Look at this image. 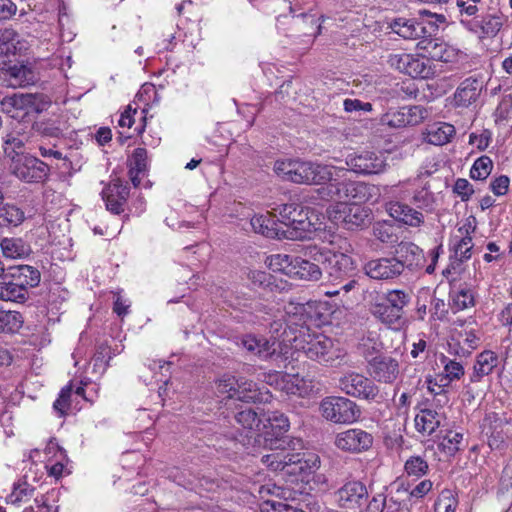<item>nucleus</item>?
<instances>
[{"label":"nucleus","mask_w":512,"mask_h":512,"mask_svg":"<svg viewBox=\"0 0 512 512\" xmlns=\"http://www.w3.org/2000/svg\"><path fill=\"white\" fill-rule=\"evenodd\" d=\"M335 495L340 506L352 508L361 505V501L367 498L368 491L363 483L350 481L343 485Z\"/></svg>","instance_id":"obj_23"},{"label":"nucleus","mask_w":512,"mask_h":512,"mask_svg":"<svg viewBox=\"0 0 512 512\" xmlns=\"http://www.w3.org/2000/svg\"><path fill=\"white\" fill-rule=\"evenodd\" d=\"M263 430L266 434H271L278 438L280 435L288 431L290 422L287 416L279 411L268 412L263 415Z\"/></svg>","instance_id":"obj_34"},{"label":"nucleus","mask_w":512,"mask_h":512,"mask_svg":"<svg viewBox=\"0 0 512 512\" xmlns=\"http://www.w3.org/2000/svg\"><path fill=\"white\" fill-rule=\"evenodd\" d=\"M18 34L10 28L0 30V54H15L17 50Z\"/></svg>","instance_id":"obj_50"},{"label":"nucleus","mask_w":512,"mask_h":512,"mask_svg":"<svg viewBox=\"0 0 512 512\" xmlns=\"http://www.w3.org/2000/svg\"><path fill=\"white\" fill-rule=\"evenodd\" d=\"M419 19L398 18L390 27L392 31L404 39H420L423 36H433L438 31L439 23L445 22L444 15L432 13L423 9L419 11Z\"/></svg>","instance_id":"obj_4"},{"label":"nucleus","mask_w":512,"mask_h":512,"mask_svg":"<svg viewBox=\"0 0 512 512\" xmlns=\"http://www.w3.org/2000/svg\"><path fill=\"white\" fill-rule=\"evenodd\" d=\"M239 348L246 349L248 352H276L275 342L270 343L269 340L262 336L246 334L240 337L237 342Z\"/></svg>","instance_id":"obj_38"},{"label":"nucleus","mask_w":512,"mask_h":512,"mask_svg":"<svg viewBox=\"0 0 512 512\" xmlns=\"http://www.w3.org/2000/svg\"><path fill=\"white\" fill-rule=\"evenodd\" d=\"M280 389L287 395L301 398L310 397L318 392L316 382L309 377H300L298 374H284L279 382Z\"/></svg>","instance_id":"obj_18"},{"label":"nucleus","mask_w":512,"mask_h":512,"mask_svg":"<svg viewBox=\"0 0 512 512\" xmlns=\"http://www.w3.org/2000/svg\"><path fill=\"white\" fill-rule=\"evenodd\" d=\"M29 343L36 350L44 349L51 343L50 333L46 329L39 330L30 336Z\"/></svg>","instance_id":"obj_63"},{"label":"nucleus","mask_w":512,"mask_h":512,"mask_svg":"<svg viewBox=\"0 0 512 512\" xmlns=\"http://www.w3.org/2000/svg\"><path fill=\"white\" fill-rule=\"evenodd\" d=\"M398 261L403 265V269L422 268L425 263V255L423 250L412 242H401L396 249Z\"/></svg>","instance_id":"obj_25"},{"label":"nucleus","mask_w":512,"mask_h":512,"mask_svg":"<svg viewBox=\"0 0 512 512\" xmlns=\"http://www.w3.org/2000/svg\"><path fill=\"white\" fill-rule=\"evenodd\" d=\"M482 83L473 77L463 80L454 93V102L458 107H468L474 103L480 95Z\"/></svg>","instance_id":"obj_26"},{"label":"nucleus","mask_w":512,"mask_h":512,"mask_svg":"<svg viewBox=\"0 0 512 512\" xmlns=\"http://www.w3.org/2000/svg\"><path fill=\"white\" fill-rule=\"evenodd\" d=\"M388 63L391 67L412 78L429 79L435 75L433 62L427 57L394 53L389 55Z\"/></svg>","instance_id":"obj_8"},{"label":"nucleus","mask_w":512,"mask_h":512,"mask_svg":"<svg viewBox=\"0 0 512 512\" xmlns=\"http://www.w3.org/2000/svg\"><path fill=\"white\" fill-rule=\"evenodd\" d=\"M370 312L380 322L393 329H400L405 323L403 315L382 297H378L371 303Z\"/></svg>","instance_id":"obj_21"},{"label":"nucleus","mask_w":512,"mask_h":512,"mask_svg":"<svg viewBox=\"0 0 512 512\" xmlns=\"http://www.w3.org/2000/svg\"><path fill=\"white\" fill-rule=\"evenodd\" d=\"M292 456V452L282 448L279 451L264 455L262 462L273 471L289 470L291 469V461H289V458H292Z\"/></svg>","instance_id":"obj_42"},{"label":"nucleus","mask_w":512,"mask_h":512,"mask_svg":"<svg viewBox=\"0 0 512 512\" xmlns=\"http://www.w3.org/2000/svg\"><path fill=\"white\" fill-rule=\"evenodd\" d=\"M9 276L19 287H21V290L27 298L29 297V289L38 286L41 279L39 270L30 265H19L13 267Z\"/></svg>","instance_id":"obj_24"},{"label":"nucleus","mask_w":512,"mask_h":512,"mask_svg":"<svg viewBox=\"0 0 512 512\" xmlns=\"http://www.w3.org/2000/svg\"><path fill=\"white\" fill-rule=\"evenodd\" d=\"M458 500L451 490L445 489L441 492L435 502V512H455Z\"/></svg>","instance_id":"obj_57"},{"label":"nucleus","mask_w":512,"mask_h":512,"mask_svg":"<svg viewBox=\"0 0 512 512\" xmlns=\"http://www.w3.org/2000/svg\"><path fill=\"white\" fill-rule=\"evenodd\" d=\"M367 370L374 380L392 383L399 374V363L389 354H375L368 360Z\"/></svg>","instance_id":"obj_15"},{"label":"nucleus","mask_w":512,"mask_h":512,"mask_svg":"<svg viewBox=\"0 0 512 512\" xmlns=\"http://www.w3.org/2000/svg\"><path fill=\"white\" fill-rule=\"evenodd\" d=\"M386 209L392 218L404 225L418 228L424 223L423 213L406 203L390 201L386 204Z\"/></svg>","instance_id":"obj_20"},{"label":"nucleus","mask_w":512,"mask_h":512,"mask_svg":"<svg viewBox=\"0 0 512 512\" xmlns=\"http://www.w3.org/2000/svg\"><path fill=\"white\" fill-rule=\"evenodd\" d=\"M304 255L315 262L326 265V268L329 267L331 269L330 274L335 273L336 277L347 275L355 269L353 259L345 253L309 246L306 248Z\"/></svg>","instance_id":"obj_9"},{"label":"nucleus","mask_w":512,"mask_h":512,"mask_svg":"<svg viewBox=\"0 0 512 512\" xmlns=\"http://www.w3.org/2000/svg\"><path fill=\"white\" fill-rule=\"evenodd\" d=\"M28 298L11 278L6 276L0 281V300L5 302L24 303Z\"/></svg>","instance_id":"obj_41"},{"label":"nucleus","mask_w":512,"mask_h":512,"mask_svg":"<svg viewBox=\"0 0 512 512\" xmlns=\"http://www.w3.org/2000/svg\"><path fill=\"white\" fill-rule=\"evenodd\" d=\"M502 358L499 354H478L476 364L474 365L475 374L483 377L492 372L497 367Z\"/></svg>","instance_id":"obj_47"},{"label":"nucleus","mask_w":512,"mask_h":512,"mask_svg":"<svg viewBox=\"0 0 512 512\" xmlns=\"http://www.w3.org/2000/svg\"><path fill=\"white\" fill-rule=\"evenodd\" d=\"M2 111L10 118L23 121L30 115L26 94L15 93L4 97L1 101Z\"/></svg>","instance_id":"obj_28"},{"label":"nucleus","mask_w":512,"mask_h":512,"mask_svg":"<svg viewBox=\"0 0 512 512\" xmlns=\"http://www.w3.org/2000/svg\"><path fill=\"white\" fill-rule=\"evenodd\" d=\"M9 75L15 86H25L33 83L34 75L30 68L24 65H14L9 68Z\"/></svg>","instance_id":"obj_52"},{"label":"nucleus","mask_w":512,"mask_h":512,"mask_svg":"<svg viewBox=\"0 0 512 512\" xmlns=\"http://www.w3.org/2000/svg\"><path fill=\"white\" fill-rule=\"evenodd\" d=\"M427 384L429 391L434 394L433 405L438 409L437 411H441L449 403V397L446 392L447 387H437L431 379H427Z\"/></svg>","instance_id":"obj_60"},{"label":"nucleus","mask_w":512,"mask_h":512,"mask_svg":"<svg viewBox=\"0 0 512 512\" xmlns=\"http://www.w3.org/2000/svg\"><path fill=\"white\" fill-rule=\"evenodd\" d=\"M444 413L433 408H424L415 416L416 430L424 436H430L440 426Z\"/></svg>","instance_id":"obj_27"},{"label":"nucleus","mask_w":512,"mask_h":512,"mask_svg":"<svg viewBox=\"0 0 512 512\" xmlns=\"http://www.w3.org/2000/svg\"><path fill=\"white\" fill-rule=\"evenodd\" d=\"M380 506H382L380 512H410L407 502L399 500L394 496L389 498H385L382 495L373 497L368 505V509L370 512H378Z\"/></svg>","instance_id":"obj_36"},{"label":"nucleus","mask_w":512,"mask_h":512,"mask_svg":"<svg viewBox=\"0 0 512 512\" xmlns=\"http://www.w3.org/2000/svg\"><path fill=\"white\" fill-rule=\"evenodd\" d=\"M26 97L30 114H40L46 111L52 103L50 97L45 94L26 93Z\"/></svg>","instance_id":"obj_55"},{"label":"nucleus","mask_w":512,"mask_h":512,"mask_svg":"<svg viewBox=\"0 0 512 512\" xmlns=\"http://www.w3.org/2000/svg\"><path fill=\"white\" fill-rule=\"evenodd\" d=\"M466 235L462 236L454 244L455 257L460 261H467L472 256V249L474 247L472 237L469 235V229H465Z\"/></svg>","instance_id":"obj_49"},{"label":"nucleus","mask_w":512,"mask_h":512,"mask_svg":"<svg viewBox=\"0 0 512 512\" xmlns=\"http://www.w3.org/2000/svg\"><path fill=\"white\" fill-rule=\"evenodd\" d=\"M279 221L292 229V237L305 239L320 229L318 216L297 203L283 204L278 209Z\"/></svg>","instance_id":"obj_3"},{"label":"nucleus","mask_w":512,"mask_h":512,"mask_svg":"<svg viewBox=\"0 0 512 512\" xmlns=\"http://www.w3.org/2000/svg\"><path fill=\"white\" fill-rule=\"evenodd\" d=\"M503 25L502 17L498 15H486L480 22L482 33L487 36H495Z\"/></svg>","instance_id":"obj_59"},{"label":"nucleus","mask_w":512,"mask_h":512,"mask_svg":"<svg viewBox=\"0 0 512 512\" xmlns=\"http://www.w3.org/2000/svg\"><path fill=\"white\" fill-rule=\"evenodd\" d=\"M291 461V469L287 470L288 474H308L315 471L320 464L319 457L313 453H293Z\"/></svg>","instance_id":"obj_32"},{"label":"nucleus","mask_w":512,"mask_h":512,"mask_svg":"<svg viewBox=\"0 0 512 512\" xmlns=\"http://www.w3.org/2000/svg\"><path fill=\"white\" fill-rule=\"evenodd\" d=\"M456 133L455 127L446 122H436L426 129L425 139L428 143L442 146L451 141Z\"/></svg>","instance_id":"obj_31"},{"label":"nucleus","mask_w":512,"mask_h":512,"mask_svg":"<svg viewBox=\"0 0 512 512\" xmlns=\"http://www.w3.org/2000/svg\"><path fill=\"white\" fill-rule=\"evenodd\" d=\"M453 191L456 193L462 201H468L474 194V189L471 183L464 178H458L453 186Z\"/></svg>","instance_id":"obj_62"},{"label":"nucleus","mask_w":512,"mask_h":512,"mask_svg":"<svg viewBox=\"0 0 512 512\" xmlns=\"http://www.w3.org/2000/svg\"><path fill=\"white\" fill-rule=\"evenodd\" d=\"M331 178L327 185L316 190L317 196L323 200L335 199L338 202L360 203L367 201L371 196L369 186L360 181L347 178L348 170L332 166Z\"/></svg>","instance_id":"obj_1"},{"label":"nucleus","mask_w":512,"mask_h":512,"mask_svg":"<svg viewBox=\"0 0 512 512\" xmlns=\"http://www.w3.org/2000/svg\"><path fill=\"white\" fill-rule=\"evenodd\" d=\"M382 298L403 315V308L409 302V295L402 290L388 291Z\"/></svg>","instance_id":"obj_58"},{"label":"nucleus","mask_w":512,"mask_h":512,"mask_svg":"<svg viewBox=\"0 0 512 512\" xmlns=\"http://www.w3.org/2000/svg\"><path fill=\"white\" fill-rule=\"evenodd\" d=\"M365 274L375 280H390L403 273V265L396 257H382L368 261Z\"/></svg>","instance_id":"obj_16"},{"label":"nucleus","mask_w":512,"mask_h":512,"mask_svg":"<svg viewBox=\"0 0 512 512\" xmlns=\"http://www.w3.org/2000/svg\"><path fill=\"white\" fill-rule=\"evenodd\" d=\"M24 220V211L15 204L6 203L0 208V224L17 227Z\"/></svg>","instance_id":"obj_44"},{"label":"nucleus","mask_w":512,"mask_h":512,"mask_svg":"<svg viewBox=\"0 0 512 512\" xmlns=\"http://www.w3.org/2000/svg\"><path fill=\"white\" fill-rule=\"evenodd\" d=\"M463 434L450 431L439 444V448L447 455L453 456L461 449Z\"/></svg>","instance_id":"obj_53"},{"label":"nucleus","mask_w":512,"mask_h":512,"mask_svg":"<svg viewBox=\"0 0 512 512\" xmlns=\"http://www.w3.org/2000/svg\"><path fill=\"white\" fill-rule=\"evenodd\" d=\"M128 196L129 188L120 179L112 180L102 191L107 210L114 214L124 211Z\"/></svg>","instance_id":"obj_19"},{"label":"nucleus","mask_w":512,"mask_h":512,"mask_svg":"<svg viewBox=\"0 0 512 512\" xmlns=\"http://www.w3.org/2000/svg\"><path fill=\"white\" fill-rule=\"evenodd\" d=\"M321 415L328 421L339 424H352L361 417L359 406L346 397L331 396L320 403Z\"/></svg>","instance_id":"obj_6"},{"label":"nucleus","mask_w":512,"mask_h":512,"mask_svg":"<svg viewBox=\"0 0 512 512\" xmlns=\"http://www.w3.org/2000/svg\"><path fill=\"white\" fill-rule=\"evenodd\" d=\"M346 164L351 171L365 175L381 173L386 167L384 155L373 151L349 154Z\"/></svg>","instance_id":"obj_13"},{"label":"nucleus","mask_w":512,"mask_h":512,"mask_svg":"<svg viewBox=\"0 0 512 512\" xmlns=\"http://www.w3.org/2000/svg\"><path fill=\"white\" fill-rule=\"evenodd\" d=\"M295 257L287 254H274L267 258V264L273 272H279L290 277Z\"/></svg>","instance_id":"obj_45"},{"label":"nucleus","mask_w":512,"mask_h":512,"mask_svg":"<svg viewBox=\"0 0 512 512\" xmlns=\"http://www.w3.org/2000/svg\"><path fill=\"white\" fill-rule=\"evenodd\" d=\"M452 308L457 311L474 306L475 298L473 291L469 288H461L452 294Z\"/></svg>","instance_id":"obj_51"},{"label":"nucleus","mask_w":512,"mask_h":512,"mask_svg":"<svg viewBox=\"0 0 512 512\" xmlns=\"http://www.w3.org/2000/svg\"><path fill=\"white\" fill-rule=\"evenodd\" d=\"M493 162L488 156H481L473 163L470 169V177L473 180H485L491 174Z\"/></svg>","instance_id":"obj_48"},{"label":"nucleus","mask_w":512,"mask_h":512,"mask_svg":"<svg viewBox=\"0 0 512 512\" xmlns=\"http://www.w3.org/2000/svg\"><path fill=\"white\" fill-rule=\"evenodd\" d=\"M340 389L347 395L371 401H379L378 386L372 380L358 373H350L340 379Z\"/></svg>","instance_id":"obj_11"},{"label":"nucleus","mask_w":512,"mask_h":512,"mask_svg":"<svg viewBox=\"0 0 512 512\" xmlns=\"http://www.w3.org/2000/svg\"><path fill=\"white\" fill-rule=\"evenodd\" d=\"M512 439V423L506 418L493 416L488 445L491 449H502Z\"/></svg>","instance_id":"obj_22"},{"label":"nucleus","mask_w":512,"mask_h":512,"mask_svg":"<svg viewBox=\"0 0 512 512\" xmlns=\"http://www.w3.org/2000/svg\"><path fill=\"white\" fill-rule=\"evenodd\" d=\"M234 419L243 429L261 431L263 417L249 406H241V408L235 413Z\"/></svg>","instance_id":"obj_40"},{"label":"nucleus","mask_w":512,"mask_h":512,"mask_svg":"<svg viewBox=\"0 0 512 512\" xmlns=\"http://www.w3.org/2000/svg\"><path fill=\"white\" fill-rule=\"evenodd\" d=\"M250 224L255 233L267 238H279L281 236L274 217L268 212L266 214L254 215L251 218Z\"/></svg>","instance_id":"obj_35"},{"label":"nucleus","mask_w":512,"mask_h":512,"mask_svg":"<svg viewBox=\"0 0 512 512\" xmlns=\"http://www.w3.org/2000/svg\"><path fill=\"white\" fill-rule=\"evenodd\" d=\"M249 493L258 499L263 500L266 504L274 506V502L269 500L268 496L280 497L282 495V488L272 483L270 480L261 484L259 482H253L248 487Z\"/></svg>","instance_id":"obj_43"},{"label":"nucleus","mask_w":512,"mask_h":512,"mask_svg":"<svg viewBox=\"0 0 512 512\" xmlns=\"http://www.w3.org/2000/svg\"><path fill=\"white\" fill-rule=\"evenodd\" d=\"M12 173L25 183H43L50 175V167L39 158L27 154L14 160Z\"/></svg>","instance_id":"obj_10"},{"label":"nucleus","mask_w":512,"mask_h":512,"mask_svg":"<svg viewBox=\"0 0 512 512\" xmlns=\"http://www.w3.org/2000/svg\"><path fill=\"white\" fill-rule=\"evenodd\" d=\"M441 362L444 364V370L430 378L437 387H448L452 381L460 379L464 375V368L460 363L452 360L447 361L445 357L442 358Z\"/></svg>","instance_id":"obj_33"},{"label":"nucleus","mask_w":512,"mask_h":512,"mask_svg":"<svg viewBox=\"0 0 512 512\" xmlns=\"http://www.w3.org/2000/svg\"><path fill=\"white\" fill-rule=\"evenodd\" d=\"M73 354L74 365L81 371L82 376L88 382L99 379L107 369L106 354Z\"/></svg>","instance_id":"obj_17"},{"label":"nucleus","mask_w":512,"mask_h":512,"mask_svg":"<svg viewBox=\"0 0 512 512\" xmlns=\"http://www.w3.org/2000/svg\"><path fill=\"white\" fill-rule=\"evenodd\" d=\"M3 256L9 259H24L32 253L30 244L22 238L5 237L0 241Z\"/></svg>","instance_id":"obj_30"},{"label":"nucleus","mask_w":512,"mask_h":512,"mask_svg":"<svg viewBox=\"0 0 512 512\" xmlns=\"http://www.w3.org/2000/svg\"><path fill=\"white\" fill-rule=\"evenodd\" d=\"M147 163L146 149L141 147L136 148L129 159V175L135 187L140 185V175H144L147 169Z\"/></svg>","instance_id":"obj_37"},{"label":"nucleus","mask_w":512,"mask_h":512,"mask_svg":"<svg viewBox=\"0 0 512 512\" xmlns=\"http://www.w3.org/2000/svg\"><path fill=\"white\" fill-rule=\"evenodd\" d=\"M23 324V317L17 311H0V332L15 333Z\"/></svg>","instance_id":"obj_46"},{"label":"nucleus","mask_w":512,"mask_h":512,"mask_svg":"<svg viewBox=\"0 0 512 512\" xmlns=\"http://www.w3.org/2000/svg\"><path fill=\"white\" fill-rule=\"evenodd\" d=\"M72 393L73 384L70 382L61 389L58 398L54 401L53 408L59 414V416L62 417L66 415L70 409V398Z\"/></svg>","instance_id":"obj_56"},{"label":"nucleus","mask_w":512,"mask_h":512,"mask_svg":"<svg viewBox=\"0 0 512 512\" xmlns=\"http://www.w3.org/2000/svg\"><path fill=\"white\" fill-rule=\"evenodd\" d=\"M427 117L424 107L405 106L399 109H390L381 117V123L392 128L414 126L420 124Z\"/></svg>","instance_id":"obj_12"},{"label":"nucleus","mask_w":512,"mask_h":512,"mask_svg":"<svg viewBox=\"0 0 512 512\" xmlns=\"http://www.w3.org/2000/svg\"><path fill=\"white\" fill-rule=\"evenodd\" d=\"M334 444L343 451L360 453L372 446L373 436L362 429H348L336 435Z\"/></svg>","instance_id":"obj_14"},{"label":"nucleus","mask_w":512,"mask_h":512,"mask_svg":"<svg viewBox=\"0 0 512 512\" xmlns=\"http://www.w3.org/2000/svg\"><path fill=\"white\" fill-rule=\"evenodd\" d=\"M27 142L28 137L15 133H9L4 137L3 151L12 163H14V160L19 159L20 156H27L24 153Z\"/></svg>","instance_id":"obj_39"},{"label":"nucleus","mask_w":512,"mask_h":512,"mask_svg":"<svg viewBox=\"0 0 512 512\" xmlns=\"http://www.w3.org/2000/svg\"><path fill=\"white\" fill-rule=\"evenodd\" d=\"M35 489L30 485L24 483L14 487L9 499L12 503H21L30 499L34 494Z\"/></svg>","instance_id":"obj_61"},{"label":"nucleus","mask_w":512,"mask_h":512,"mask_svg":"<svg viewBox=\"0 0 512 512\" xmlns=\"http://www.w3.org/2000/svg\"><path fill=\"white\" fill-rule=\"evenodd\" d=\"M405 471L409 476L421 477L428 472L427 461L419 455L409 457L404 465Z\"/></svg>","instance_id":"obj_54"},{"label":"nucleus","mask_w":512,"mask_h":512,"mask_svg":"<svg viewBox=\"0 0 512 512\" xmlns=\"http://www.w3.org/2000/svg\"><path fill=\"white\" fill-rule=\"evenodd\" d=\"M306 257L308 259L295 257L290 277L305 281H318L322 276V270L318 262H311V259L308 256Z\"/></svg>","instance_id":"obj_29"},{"label":"nucleus","mask_w":512,"mask_h":512,"mask_svg":"<svg viewBox=\"0 0 512 512\" xmlns=\"http://www.w3.org/2000/svg\"><path fill=\"white\" fill-rule=\"evenodd\" d=\"M481 0H457L461 16H476L480 10Z\"/></svg>","instance_id":"obj_64"},{"label":"nucleus","mask_w":512,"mask_h":512,"mask_svg":"<svg viewBox=\"0 0 512 512\" xmlns=\"http://www.w3.org/2000/svg\"><path fill=\"white\" fill-rule=\"evenodd\" d=\"M332 166L301 160H278L274 172L284 181L298 184H324L331 178Z\"/></svg>","instance_id":"obj_2"},{"label":"nucleus","mask_w":512,"mask_h":512,"mask_svg":"<svg viewBox=\"0 0 512 512\" xmlns=\"http://www.w3.org/2000/svg\"><path fill=\"white\" fill-rule=\"evenodd\" d=\"M215 386L217 397L222 399H236L247 403L267 400L257 384L245 377L224 374L216 380Z\"/></svg>","instance_id":"obj_5"},{"label":"nucleus","mask_w":512,"mask_h":512,"mask_svg":"<svg viewBox=\"0 0 512 512\" xmlns=\"http://www.w3.org/2000/svg\"><path fill=\"white\" fill-rule=\"evenodd\" d=\"M369 214V209L358 203L337 202L327 209L329 220L348 230L364 226Z\"/></svg>","instance_id":"obj_7"}]
</instances>
